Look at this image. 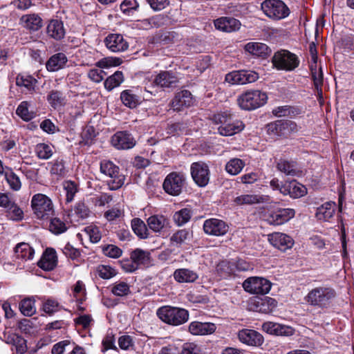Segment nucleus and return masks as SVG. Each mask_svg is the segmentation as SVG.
Returning a JSON list of instances; mask_svg holds the SVG:
<instances>
[{
  "label": "nucleus",
  "mask_w": 354,
  "mask_h": 354,
  "mask_svg": "<svg viewBox=\"0 0 354 354\" xmlns=\"http://www.w3.org/2000/svg\"><path fill=\"white\" fill-rule=\"evenodd\" d=\"M214 123L219 124L218 132L223 136H231L243 130L245 125L242 121L233 120L228 111L214 114L212 118Z\"/></svg>",
  "instance_id": "1"
},
{
  "label": "nucleus",
  "mask_w": 354,
  "mask_h": 354,
  "mask_svg": "<svg viewBox=\"0 0 354 354\" xmlns=\"http://www.w3.org/2000/svg\"><path fill=\"white\" fill-rule=\"evenodd\" d=\"M156 315L162 322L174 326L186 323L189 317V312L186 309L170 306L159 308Z\"/></svg>",
  "instance_id": "2"
},
{
  "label": "nucleus",
  "mask_w": 354,
  "mask_h": 354,
  "mask_svg": "<svg viewBox=\"0 0 354 354\" xmlns=\"http://www.w3.org/2000/svg\"><path fill=\"white\" fill-rule=\"evenodd\" d=\"M335 297V290L329 287L319 286L312 289L306 296V302L321 308L327 306Z\"/></svg>",
  "instance_id": "3"
},
{
  "label": "nucleus",
  "mask_w": 354,
  "mask_h": 354,
  "mask_svg": "<svg viewBox=\"0 0 354 354\" xmlns=\"http://www.w3.org/2000/svg\"><path fill=\"white\" fill-rule=\"evenodd\" d=\"M31 206L34 214L39 219H48L54 213L51 199L42 194H35L31 200Z\"/></svg>",
  "instance_id": "4"
},
{
  "label": "nucleus",
  "mask_w": 354,
  "mask_h": 354,
  "mask_svg": "<svg viewBox=\"0 0 354 354\" xmlns=\"http://www.w3.org/2000/svg\"><path fill=\"white\" fill-rule=\"evenodd\" d=\"M267 95L258 90L248 91L239 96L237 101L239 106L244 110H253L266 103Z\"/></svg>",
  "instance_id": "5"
},
{
  "label": "nucleus",
  "mask_w": 354,
  "mask_h": 354,
  "mask_svg": "<svg viewBox=\"0 0 354 354\" xmlns=\"http://www.w3.org/2000/svg\"><path fill=\"white\" fill-rule=\"evenodd\" d=\"M272 64L278 70L292 71L299 66L298 57L286 50H281L274 53L272 59Z\"/></svg>",
  "instance_id": "6"
},
{
  "label": "nucleus",
  "mask_w": 354,
  "mask_h": 354,
  "mask_svg": "<svg viewBox=\"0 0 354 354\" xmlns=\"http://www.w3.org/2000/svg\"><path fill=\"white\" fill-rule=\"evenodd\" d=\"M264 14L274 20H280L290 15L288 7L281 0H265L261 3Z\"/></svg>",
  "instance_id": "7"
},
{
  "label": "nucleus",
  "mask_w": 354,
  "mask_h": 354,
  "mask_svg": "<svg viewBox=\"0 0 354 354\" xmlns=\"http://www.w3.org/2000/svg\"><path fill=\"white\" fill-rule=\"evenodd\" d=\"M298 131L297 124L291 120H276L267 125L268 134L279 137L288 138Z\"/></svg>",
  "instance_id": "8"
},
{
  "label": "nucleus",
  "mask_w": 354,
  "mask_h": 354,
  "mask_svg": "<svg viewBox=\"0 0 354 354\" xmlns=\"http://www.w3.org/2000/svg\"><path fill=\"white\" fill-rule=\"evenodd\" d=\"M186 176L184 174L173 171L166 176L162 187L167 194L178 196L182 192Z\"/></svg>",
  "instance_id": "9"
},
{
  "label": "nucleus",
  "mask_w": 354,
  "mask_h": 354,
  "mask_svg": "<svg viewBox=\"0 0 354 354\" xmlns=\"http://www.w3.org/2000/svg\"><path fill=\"white\" fill-rule=\"evenodd\" d=\"M272 283L266 278L252 277L245 279L243 283V289L251 294L266 295L271 289Z\"/></svg>",
  "instance_id": "10"
},
{
  "label": "nucleus",
  "mask_w": 354,
  "mask_h": 354,
  "mask_svg": "<svg viewBox=\"0 0 354 354\" xmlns=\"http://www.w3.org/2000/svg\"><path fill=\"white\" fill-rule=\"evenodd\" d=\"M259 78L257 73L252 71H234L225 75V81L232 85H243L254 82Z\"/></svg>",
  "instance_id": "11"
},
{
  "label": "nucleus",
  "mask_w": 354,
  "mask_h": 354,
  "mask_svg": "<svg viewBox=\"0 0 354 354\" xmlns=\"http://www.w3.org/2000/svg\"><path fill=\"white\" fill-rule=\"evenodd\" d=\"M191 175L194 181L199 187H205L209 180V167L205 162H194L191 165Z\"/></svg>",
  "instance_id": "12"
},
{
  "label": "nucleus",
  "mask_w": 354,
  "mask_h": 354,
  "mask_svg": "<svg viewBox=\"0 0 354 354\" xmlns=\"http://www.w3.org/2000/svg\"><path fill=\"white\" fill-rule=\"evenodd\" d=\"M226 223L218 218H209L205 221L203 230L205 234L211 236H223L228 231Z\"/></svg>",
  "instance_id": "13"
},
{
  "label": "nucleus",
  "mask_w": 354,
  "mask_h": 354,
  "mask_svg": "<svg viewBox=\"0 0 354 354\" xmlns=\"http://www.w3.org/2000/svg\"><path fill=\"white\" fill-rule=\"evenodd\" d=\"M133 136L127 131H118L111 137L112 145L118 149H129L136 145Z\"/></svg>",
  "instance_id": "14"
},
{
  "label": "nucleus",
  "mask_w": 354,
  "mask_h": 354,
  "mask_svg": "<svg viewBox=\"0 0 354 354\" xmlns=\"http://www.w3.org/2000/svg\"><path fill=\"white\" fill-rule=\"evenodd\" d=\"M277 301L271 297H256L251 300L250 308L261 313H270L276 308Z\"/></svg>",
  "instance_id": "15"
},
{
  "label": "nucleus",
  "mask_w": 354,
  "mask_h": 354,
  "mask_svg": "<svg viewBox=\"0 0 354 354\" xmlns=\"http://www.w3.org/2000/svg\"><path fill=\"white\" fill-rule=\"evenodd\" d=\"M295 212L293 209H279L270 214L266 218V221L274 225H282L294 217Z\"/></svg>",
  "instance_id": "16"
},
{
  "label": "nucleus",
  "mask_w": 354,
  "mask_h": 354,
  "mask_svg": "<svg viewBox=\"0 0 354 354\" xmlns=\"http://www.w3.org/2000/svg\"><path fill=\"white\" fill-rule=\"evenodd\" d=\"M193 104L192 93L187 90H183L176 93L169 105L176 111H180L184 108L189 107Z\"/></svg>",
  "instance_id": "17"
},
{
  "label": "nucleus",
  "mask_w": 354,
  "mask_h": 354,
  "mask_svg": "<svg viewBox=\"0 0 354 354\" xmlns=\"http://www.w3.org/2000/svg\"><path fill=\"white\" fill-rule=\"evenodd\" d=\"M106 48L113 53L124 52L129 47L128 42L120 34H109L104 39Z\"/></svg>",
  "instance_id": "18"
},
{
  "label": "nucleus",
  "mask_w": 354,
  "mask_h": 354,
  "mask_svg": "<svg viewBox=\"0 0 354 354\" xmlns=\"http://www.w3.org/2000/svg\"><path fill=\"white\" fill-rule=\"evenodd\" d=\"M238 337L242 343L252 346H260L264 342L262 335L254 330L243 329L239 332Z\"/></svg>",
  "instance_id": "19"
},
{
  "label": "nucleus",
  "mask_w": 354,
  "mask_h": 354,
  "mask_svg": "<svg viewBox=\"0 0 354 354\" xmlns=\"http://www.w3.org/2000/svg\"><path fill=\"white\" fill-rule=\"evenodd\" d=\"M216 326L212 322H192L189 324L188 330L193 335H208L213 334Z\"/></svg>",
  "instance_id": "20"
},
{
  "label": "nucleus",
  "mask_w": 354,
  "mask_h": 354,
  "mask_svg": "<svg viewBox=\"0 0 354 354\" xmlns=\"http://www.w3.org/2000/svg\"><path fill=\"white\" fill-rule=\"evenodd\" d=\"M19 24L30 32H36L43 26V20L38 14H26L20 17Z\"/></svg>",
  "instance_id": "21"
},
{
  "label": "nucleus",
  "mask_w": 354,
  "mask_h": 354,
  "mask_svg": "<svg viewBox=\"0 0 354 354\" xmlns=\"http://www.w3.org/2000/svg\"><path fill=\"white\" fill-rule=\"evenodd\" d=\"M270 243L275 248L281 251L292 248L293 245V240L288 235L280 232H274L268 236Z\"/></svg>",
  "instance_id": "22"
},
{
  "label": "nucleus",
  "mask_w": 354,
  "mask_h": 354,
  "mask_svg": "<svg viewBox=\"0 0 354 354\" xmlns=\"http://www.w3.org/2000/svg\"><path fill=\"white\" fill-rule=\"evenodd\" d=\"M178 77L171 71H161L154 78V85L160 88H171L176 86Z\"/></svg>",
  "instance_id": "23"
},
{
  "label": "nucleus",
  "mask_w": 354,
  "mask_h": 354,
  "mask_svg": "<svg viewBox=\"0 0 354 354\" xmlns=\"http://www.w3.org/2000/svg\"><path fill=\"white\" fill-rule=\"evenodd\" d=\"M214 26L218 30L231 32L238 30L240 28L241 23L235 18L223 17L215 20Z\"/></svg>",
  "instance_id": "24"
},
{
  "label": "nucleus",
  "mask_w": 354,
  "mask_h": 354,
  "mask_svg": "<svg viewBox=\"0 0 354 354\" xmlns=\"http://www.w3.org/2000/svg\"><path fill=\"white\" fill-rule=\"evenodd\" d=\"M277 167L279 171L287 176H299L302 174L296 162L286 158H281L277 162Z\"/></svg>",
  "instance_id": "25"
},
{
  "label": "nucleus",
  "mask_w": 354,
  "mask_h": 354,
  "mask_svg": "<svg viewBox=\"0 0 354 354\" xmlns=\"http://www.w3.org/2000/svg\"><path fill=\"white\" fill-rule=\"evenodd\" d=\"M280 192L283 195H290L293 198H298L306 195L307 189L303 185L292 181L283 185Z\"/></svg>",
  "instance_id": "26"
},
{
  "label": "nucleus",
  "mask_w": 354,
  "mask_h": 354,
  "mask_svg": "<svg viewBox=\"0 0 354 354\" xmlns=\"http://www.w3.org/2000/svg\"><path fill=\"white\" fill-rule=\"evenodd\" d=\"M38 266L46 271L53 270L57 265L56 252L53 248H47L37 263Z\"/></svg>",
  "instance_id": "27"
},
{
  "label": "nucleus",
  "mask_w": 354,
  "mask_h": 354,
  "mask_svg": "<svg viewBox=\"0 0 354 354\" xmlns=\"http://www.w3.org/2000/svg\"><path fill=\"white\" fill-rule=\"evenodd\" d=\"M268 200L269 197L268 196L247 194L235 197L233 201L236 205H243L263 203Z\"/></svg>",
  "instance_id": "28"
},
{
  "label": "nucleus",
  "mask_w": 354,
  "mask_h": 354,
  "mask_svg": "<svg viewBox=\"0 0 354 354\" xmlns=\"http://www.w3.org/2000/svg\"><path fill=\"white\" fill-rule=\"evenodd\" d=\"M336 207V203L333 201L324 203L317 207L315 214L316 218L319 221H328L333 216Z\"/></svg>",
  "instance_id": "29"
},
{
  "label": "nucleus",
  "mask_w": 354,
  "mask_h": 354,
  "mask_svg": "<svg viewBox=\"0 0 354 354\" xmlns=\"http://www.w3.org/2000/svg\"><path fill=\"white\" fill-rule=\"evenodd\" d=\"M68 62L67 57L63 53L52 55L46 62V69L50 72H55L63 68Z\"/></svg>",
  "instance_id": "30"
},
{
  "label": "nucleus",
  "mask_w": 354,
  "mask_h": 354,
  "mask_svg": "<svg viewBox=\"0 0 354 354\" xmlns=\"http://www.w3.org/2000/svg\"><path fill=\"white\" fill-rule=\"evenodd\" d=\"M46 29L48 35L56 40L62 39L65 35L64 24L59 20H51L48 24Z\"/></svg>",
  "instance_id": "31"
},
{
  "label": "nucleus",
  "mask_w": 354,
  "mask_h": 354,
  "mask_svg": "<svg viewBox=\"0 0 354 354\" xmlns=\"http://www.w3.org/2000/svg\"><path fill=\"white\" fill-rule=\"evenodd\" d=\"M174 278L178 283H193L198 278V275L188 268H179L174 271Z\"/></svg>",
  "instance_id": "32"
},
{
  "label": "nucleus",
  "mask_w": 354,
  "mask_h": 354,
  "mask_svg": "<svg viewBox=\"0 0 354 354\" xmlns=\"http://www.w3.org/2000/svg\"><path fill=\"white\" fill-rule=\"evenodd\" d=\"M245 50L249 53L257 57L267 56L270 50L268 46L260 42H250L245 46Z\"/></svg>",
  "instance_id": "33"
},
{
  "label": "nucleus",
  "mask_w": 354,
  "mask_h": 354,
  "mask_svg": "<svg viewBox=\"0 0 354 354\" xmlns=\"http://www.w3.org/2000/svg\"><path fill=\"white\" fill-rule=\"evenodd\" d=\"M49 104L55 109H58L66 104V97L64 93L57 90H51L46 97Z\"/></svg>",
  "instance_id": "34"
},
{
  "label": "nucleus",
  "mask_w": 354,
  "mask_h": 354,
  "mask_svg": "<svg viewBox=\"0 0 354 354\" xmlns=\"http://www.w3.org/2000/svg\"><path fill=\"white\" fill-rule=\"evenodd\" d=\"M130 258L134 261L138 266L140 265L149 266L151 263L150 253L140 248L132 251Z\"/></svg>",
  "instance_id": "35"
},
{
  "label": "nucleus",
  "mask_w": 354,
  "mask_h": 354,
  "mask_svg": "<svg viewBox=\"0 0 354 354\" xmlns=\"http://www.w3.org/2000/svg\"><path fill=\"white\" fill-rule=\"evenodd\" d=\"M15 252L17 258L27 260L33 258L35 250L29 244L22 242L16 245Z\"/></svg>",
  "instance_id": "36"
},
{
  "label": "nucleus",
  "mask_w": 354,
  "mask_h": 354,
  "mask_svg": "<svg viewBox=\"0 0 354 354\" xmlns=\"http://www.w3.org/2000/svg\"><path fill=\"white\" fill-rule=\"evenodd\" d=\"M192 237V234L186 229L179 230L170 237V241L173 245L180 246L187 243Z\"/></svg>",
  "instance_id": "37"
},
{
  "label": "nucleus",
  "mask_w": 354,
  "mask_h": 354,
  "mask_svg": "<svg viewBox=\"0 0 354 354\" xmlns=\"http://www.w3.org/2000/svg\"><path fill=\"white\" fill-rule=\"evenodd\" d=\"M274 115L278 118L281 117H295L300 113V110L291 106H281L276 107L272 110Z\"/></svg>",
  "instance_id": "38"
},
{
  "label": "nucleus",
  "mask_w": 354,
  "mask_h": 354,
  "mask_svg": "<svg viewBox=\"0 0 354 354\" xmlns=\"http://www.w3.org/2000/svg\"><path fill=\"white\" fill-rule=\"evenodd\" d=\"M147 224L151 230L157 232L168 225V220L163 216L154 215L149 217Z\"/></svg>",
  "instance_id": "39"
},
{
  "label": "nucleus",
  "mask_w": 354,
  "mask_h": 354,
  "mask_svg": "<svg viewBox=\"0 0 354 354\" xmlns=\"http://www.w3.org/2000/svg\"><path fill=\"white\" fill-rule=\"evenodd\" d=\"M30 103L27 101L21 102L17 108L16 114L23 120L28 122L36 116L33 111L29 110Z\"/></svg>",
  "instance_id": "40"
},
{
  "label": "nucleus",
  "mask_w": 354,
  "mask_h": 354,
  "mask_svg": "<svg viewBox=\"0 0 354 354\" xmlns=\"http://www.w3.org/2000/svg\"><path fill=\"white\" fill-rule=\"evenodd\" d=\"M120 99L126 106L131 109L136 107L140 103V97L131 90L123 91L120 94Z\"/></svg>",
  "instance_id": "41"
},
{
  "label": "nucleus",
  "mask_w": 354,
  "mask_h": 354,
  "mask_svg": "<svg viewBox=\"0 0 354 354\" xmlns=\"http://www.w3.org/2000/svg\"><path fill=\"white\" fill-rule=\"evenodd\" d=\"M124 81V75L122 71H116L112 75L106 79L104 82L105 88L110 91L119 86Z\"/></svg>",
  "instance_id": "42"
},
{
  "label": "nucleus",
  "mask_w": 354,
  "mask_h": 354,
  "mask_svg": "<svg viewBox=\"0 0 354 354\" xmlns=\"http://www.w3.org/2000/svg\"><path fill=\"white\" fill-rule=\"evenodd\" d=\"M37 83L36 79L30 75L19 74L16 78V84L20 87H24L28 91H32Z\"/></svg>",
  "instance_id": "43"
},
{
  "label": "nucleus",
  "mask_w": 354,
  "mask_h": 354,
  "mask_svg": "<svg viewBox=\"0 0 354 354\" xmlns=\"http://www.w3.org/2000/svg\"><path fill=\"white\" fill-rule=\"evenodd\" d=\"M131 227L134 233L140 239H147L148 237L147 227L140 218H136L131 221Z\"/></svg>",
  "instance_id": "44"
},
{
  "label": "nucleus",
  "mask_w": 354,
  "mask_h": 354,
  "mask_svg": "<svg viewBox=\"0 0 354 354\" xmlns=\"http://www.w3.org/2000/svg\"><path fill=\"white\" fill-rule=\"evenodd\" d=\"M310 71L312 74V78L314 82L315 87L317 91L318 94L322 96V86L323 84V73L322 68H319V71H317V65H311Z\"/></svg>",
  "instance_id": "45"
},
{
  "label": "nucleus",
  "mask_w": 354,
  "mask_h": 354,
  "mask_svg": "<svg viewBox=\"0 0 354 354\" xmlns=\"http://www.w3.org/2000/svg\"><path fill=\"white\" fill-rule=\"evenodd\" d=\"M244 166L245 163L242 160L234 158L226 164L225 170L230 175L235 176L242 171Z\"/></svg>",
  "instance_id": "46"
},
{
  "label": "nucleus",
  "mask_w": 354,
  "mask_h": 354,
  "mask_svg": "<svg viewBox=\"0 0 354 354\" xmlns=\"http://www.w3.org/2000/svg\"><path fill=\"white\" fill-rule=\"evenodd\" d=\"M68 230L67 224L59 218L55 217L50 219L49 230L56 234H60Z\"/></svg>",
  "instance_id": "47"
},
{
  "label": "nucleus",
  "mask_w": 354,
  "mask_h": 354,
  "mask_svg": "<svg viewBox=\"0 0 354 354\" xmlns=\"http://www.w3.org/2000/svg\"><path fill=\"white\" fill-rule=\"evenodd\" d=\"M192 212L190 209L183 208L174 214V221L178 225L181 226L187 223L191 218Z\"/></svg>",
  "instance_id": "48"
},
{
  "label": "nucleus",
  "mask_w": 354,
  "mask_h": 354,
  "mask_svg": "<svg viewBox=\"0 0 354 354\" xmlns=\"http://www.w3.org/2000/svg\"><path fill=\"white\" fill-rule=\"evenodd\" d=\"M21 313L25 316H32L36 312L35 301L30 298L23 299L19 304Z\"/></svg>",
  "instance_id": "49"
},
{
  "label": "nucleus",
  "mask_w": 354,
  "mask_h": 354,
  "mask_svg": "<svg viewBox=\"0 0 354 354\" xmlns=\"http://www.w3.org/2000/svg\"><path fill=\"white\" fill-rule=\"evenodd\" d=\"M100 171L109 177L115 176L120 173L119 167L111 161L104 160L100 164Z\"/></svg>",
  "instance_id": "50"
},
{
  "label": "nucleus",
  "mask_w": 354,
  "mask_h": 354,
  "mask_svg": "<svg viewBox=\"0 0 354 354\" xmlns=\"http://www.w3.org/2000/svg\"><path fill=\"white\" fill-rule=\"evenodd\" d=\"M111 292L118 297H124L128 295L130 292L129 286L124 281L115 283L111 288Z\"/></svg>",
  "instance_id": "51"
},
{
  "label": "nucleus",
  "mask_w": 354,
  "mask_h": 354,
  "mask_svg": "<svg viewBox=\"0 0 354 354\" xmlns=\"http://www.w3.org/2000/svg\"><path fill=\"white\" fill-rule=\"evenodd\" d=\"M10 343L15 346L16 351L20 354L24 353L27 350L26 340L19 335H13L10 337Z\"/></svg>",
  "instance_id": "52"
},
{
  "label": "nucleus",
  "mask_w": 354,
  "mask_h": 354,
  "mask_svg": "<svg viewBox=\"0 0 354 354\" xmlns=\"http://www.w3.org/2000/svg\"><path fill=\"white\" fill-rule=\"evenodd\" d=\"M64 189L66 191V201L71 203L73 201L74 196L77 192V185L71 180L65 181L63 184Z\"/></svg>",
  "instance_id": "53"
},
{
  "label": "nucleus",
  "mask_w": 354,
  "mask_h": 354,
  "mask_svg": "<svg viewBox=\"0 0 354 354\" xmlns=\"http://www.w3.org/2000/svg\"><path fill=\"white\" fill-rule=\"evenodd\" d=\"M122 64L120 58L108 57L101 59L96 63V66L100 68H106L112 66H118Z\"/></svg>",
  "instance_id": "54"
},
{
  "label": "nucleus",
  "mask_w": 354,
  "mask_h": 354,
  "mask_svg": "<svg viewBox=\"0 0 354 354\" xmlns=\"http://www.w3.org/2000/svg\"><path fill=\"white\" fill-rule=\"evenodd\" d=\"M179 354H203L201 347L194 342L183 344Z\"/></svg>",
  "instance_id": "55"
},
{
  "label": "nucleus",
  "mask_w": 354,
  "mask_h": 354,
  "mask_svg": "<svg viewBox=\"0 0 354 354\" xmlns=\"http://www.w3.org/2000/svg\"><path fill=\"white\" fill-rule=\"evenodd\" d=\"M139 4L136 0H124L120 4L122 12L128 15L137 10Z\"/></svg>",
  "instance_id": "56"
},
{
  "label": "nucleus",
  "mask_w": 354,
  "mask_h": 354,
  "mask_svg": "<svg viewBox=\"0 0 354 354\" xmlns=\"http://www.w3.org/2000/svg\"><path fill=\"white\" fill-rule=\"evenodd\" d=\"M8 216L13 221H21L24 218L22 209L14 202L7 209Z\"/></svg>",
  "instance_id": "57"
},
{
  "label": "nucleus",
  "mask_w": 354,
  "mask_h": 354,
  "mask_svg": "<svg viewBox=\"0 0 354 354\" xmlns=\"http://www.w3.org/2000/svg\"><path fill=\"white\" fill-rule=\"evenodd\" d=\"M60 308L59 302L53 299H48L43 304V310L48 315H53L59 311Z\"/></svg>",
  "instance_id": "58"
},
{
  "label": "nucleus",
  "mask_w": 354,
  "mask_h": 354,
  "mask_svg": "<svg viewBox=\"0 0 354 354\" xmlns=\"http://www.w3.org/2000/svg\"><path fill=\"white\" fill-rule=\"evenodd\" d=\"M150 21L153 28H159L170 23L169 17L163 14L156 15L150 17Z\"/></svg>",
  "instance_id": "59"
},
{
  "label": "nucleus",
  "mask_w": 354,
  "mask_h": 354,
  "mask_svg": "<svg viewBox=\"0 0 354 354\" xmlns=\"http://www.w3.org/2000/svg\"><path fill=\"white\" fill-rule=\"evenodd\" d=\"M6 178L12 189L18 191L21 189V183L19 178L12 171L6 173Z\"/></svg>",
  "instance_id": "60"
},
{
  "label": "nucleus",
  "mask_w": 354,
  "mask_h": 354,
  "mask_svg": "<svg viewBox=\"0 0 354 354\" xmlns=\"http://www.w3.org/2000/svg\"><path fill=\"white\" fill-rule=\"evenodd\" d=\"M85 231L92 243H97L100 241L102 235L100 229L97 226L89 225L85 228Z\"/></svg>",
  "instance_id": "61"
},
{
  "label": "nucleus",
  "mask_w": 354,
  "mask_h": 354,
  "mask_svg": "<svg viewBox=\"0 0 354 354\" xmlns=\"http://www.w3.org/2000/svg\"><path fill=\"white\" fill-rule=\"evenodd\" d=\"M111 179L108 181V185L111 190H117L120 188L124 183V176L118 173L115 176L110 177Z\"/></svg>",
  "instance_id": "62"
},
{
  "label": "nucleus",
  "mask_w": 354,
  "mask_h": 354,
  "mask_svg": "<svg viewBox=\"0 0 354 354\" xmlns=\"http://www.w3.org/2000/svg\"><path fill=\"white\" fill-rule=\"evenodd\" d=\"M103 252L106 256L114 259L120 257L122 254V250L114 245H109L104 247Z\"/></svg>",
  "instance_id": "63"
},
{
  "label": "nucleus",
  "mask_w": 354,
  "mask_h": 354,
  "mask_svg": "<svg viewBox=\"0 0 354 354\" xmlns=\"http://www.w3.org/2000/svg\"><path fill=\"white\" fill-rule=\"evenodd\" d=\"M62 252L67 257L71 259H77L81 255L80 251L68 243L63 248Z\"/></svg>",
  "instance_id": "64"
}]
</instances>
